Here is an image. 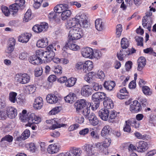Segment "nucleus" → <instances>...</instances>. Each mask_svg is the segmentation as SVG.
Masks as SVG:
<instances>
[{
	"label": "nucleus",
	"instance_id": "nucleus-64",
	"mask_svg": "<svg viewBox=\"0 0 156 156\" xmlns=\"http://www.w3.org/2000/svg\"><path fill=\"white\" fill-rule=\"evenodd\" d=\"M96 77L99 79H103L105 77V74L102 71H98L96 74Z\"/></svg>",
	"mask_w": 156,
	"mask_h": 156
},
{
	"label": "nucleus",
	"instance_id": "nucleus-61",
	"mask_svg": "<svg viewBox=\"0 0 156 156\" xmlns=\"http://www.w3.org/2000/svg\"><path fill=\"white\" fill-rule=\"evenodd\" d=\"M84 64H85V65H86L87 67H88V69L90 71L93 68V62L91 61H87Z\"/></svg>",
	"mask_w": 156,
	"mask_h": 156
},
{
	"label": "nucleus",
	"instance_id": "nucleus-60",
	"mask_svg": "<svg viewBox=\"0 0 156 156\" xmlns=\"http://www.w3.org/2000/svg\"><path fill=\"white\" fill-rule=\"evenodd\" d=\"M75 17L77 23H79L82 19H86L87 18L86 16L84 14H82L80 15V14L77 15Z\"/></svg>",
	"mask_w": 156,
	"mask_h": 156
},
{
	"label": "nucleus",
	"instance_id": "nucleus-17",
	"mask_svg": "<svg viewBox=\"0 0 156 156\" xmlns=\"http://www.w3.org/2000/svg\"><path fill=\"white\" fill-rule=\"evenodd\" d=\"M43 105V99L40 97L36 98L34 103L33 106L36 109H41Z\"/></svg>",
	"mask_w": 156,
	"mask_h": 156
},
{
	"label": "nucleus",
	"instance_id": "nucleus-21",
	"mask_svg": "<svg viewBox=\"0 0 156 156\" xmlns=\"http://www.w3.org/2000/svg\"><path fill=\"white\" fill-rule=\"evenodd\" d=\"M93 145L87 144L84 146V150L86 152L87 156H95V153L92 151Z\"/></svg>",
	"mask_w": 156,
	"mask_h": 156
},
{
	"label": "nucleus",
	"instance_id": "nucleus-10",
	"mask_svg": "<svg viewBox=\"0 0 156 156\" xmlns=\"http://www.w3.org/2000/svg\"><path fill=\"white\" fill-rule=\"evenodd\" d=\"M136 146L139 152H144L148 148L147 143L143 141H140L137 143Z\"/></svg>",
	"mask_w": 156,
	"mask_h": 156
},
{
	"label": "nucleus",
	"instance_id": "nucleus-5",
	"mask_svg": "<svg viewBox=\"0 0 156 156\" xmlns=\"http://www.w3.org/2000/svg\"><path fill=\"white\" fill-rule=\"evenodd\" d=\"M48 25L46 23H42L40 25H35L33 27L32 29L34 32L37 33L44 32L48 28Z\"/></svg>",
	"mask_w": 156,
	"mask_h": 156
},
{
	"label": "nucleus",
	"instance_id": "nucleus-12",
	"mask_svg": "<svg viewBox=\"0 0 156 156\" xmlns=\"http://www.w3.org/2000/svg\"><path fill=\"white\" fill-rule=\"evenodd\" d=\"M58 120L57 118H54L51 120H47L46 122L47 123L52 124L51 126V129H54L56 128H60L61 127L63 126L64 125L61 124L59 123Z\"/></svg>",
	"mask_w": 156,
	"mask_h": 156
},
{
	"label": "nucleus",
	"instance_id": "nucleus-28",
	"mask_svg": "<svg viewBox=\"0 0 156 156\" xmlns=\"http://www.w3.org/2000/svg\"><path fill=\"white\" fill-rule=\"evenodd\" d=\"M95 24L96 28L98 30L101 31L104 29V23L100 19H96Z\"/></svg>",
	"mask_w": 156,
	"mask_h": 156
},
{
	"label": "nucleus",
	"instance_id": "nucleus-63",
	"mask_svg": "<svg viewBox=\"0 0 156 156\" xmlns=\"http://www.w3.org/2000/svg\"><path fill=\"white\" fill-rule=\"evenodd\" d=\"M132 62L131 61H129L127 62L125 65L126 69V71H129L132 68Z\"/></svg>",
	"mask_w": 156,
	"mask_h": 156
},
{
	"label": "nucleus",
	"instance_id": "nucleus-57",
	"mask_svg": "<svg viewBox=\"0 0 156 156\" xmlns=\"http://www.w3.org/2000/svg\"><path fill=\"white\" fill-rule=\"evenodd\" d=\"M1 10L5 16H8L10 14V12L7 7L5 6H2V7Z\"/></svg>",
	"mask_w": 156,
	"mask_h": 156
},
{
	"label": "nucleus",
	"instance_id": "nucleus-40",
	"mask_svg": "<svg viewBox=\"0 0 156 156\" xmlns=\"http://www.w3.org/2000/svg\"><path fill=\"white\" fill-rule=\"evenodd\" d=\"M110 129V127L108 125L105 126L101 130V136L103 137H104L106 135L108 134Z\"/></svg>",
	"mask_w": 156,
	"mask_h": 156
},
{
	"label": "nucleus",
	"instance_id": "nucleus-6",
	"mask_svg": "<svg viewBox=\"0 0 156 156\" xmlns=\"http://www.w3.org/2000/svg\"><path fill=\"white\" fill-rule=\"evenodd\" d=\"M41 121V118L37 116L33 113H31L28 116V122L30 126L33 124L39 123Z\"/></svg>",
	"mask_w": 156,
	"mask_h": 156
},
{
	"label": "nucleus",
	"instance_id": "nucleus-22",
	"mask_svg": "<svg viewBox=\"0 0 156 156\" xmlns=\"http://www.w3.org/2000/svg\"><path fill=\"white\" fill-rule=\"evenodd\" d=\"M138 67L137 70L141 71L146 64V60L144 57H140L137 60Z\"/></svg>",
	"mask_w": 156,
	"mask_h": 156
},
{
	"label": "nucleus",
	"instance_id": "nucleus-38",
	"mask_svg": "<svg viewBox=\"0 0 156 156\" xmlns=\"http://www.w3.org/2000/svg\"><path fill=\"white\" fill-rule=\"evenodd\" d=\"M17 93L14 92H11L9 94V100L12 103H15L17 100L16 96Z\"/></svg>",
	"mask_w": 156,
	"mask_h": 156
},
{
	"label": "nucleus",
	"instance_id": "nucleus-51",
	"mask_svg": "<svg viewBox=\"0 0 156 156\" xmlns=\"http://www.w3.org/2000/svg\"><path fill=\"white\" fill-rule=\"evenodd\" d=\"M43 73V69L41 67L38 66L35 70V75L36 76L38 77L41 75Z\"/></svg>",
	"mask_w": 156,
	"mask_h": 156
},
{
	"label": "nucleus",
	"instance_id": "nucleus-18",
	"mask_svg": "<svg viewBox=\"0 0 156 156\" xmlns=\"http://www.w3.org/2000/svg\"><path fill=\"white\" fill-rule=\"evenodd\" d=\"M130 54V51L128 49L125 50H121L120 51L119 53L117 55L118 59L120 61L123 60L124 58L126 57Z\"/></svg>",
	"mask_w": 156,
	"mask_h": 156
},
{
	"label": "nucleus",
	"instance_id": "nucleus-27",
	"mask_svg": "<svg viewBox=\"0 0 156 156\" xmlns=\"http://www.w3.org/2000/svg\"><path fill=\"white\" fill-rule=\"evenodd\" d=\"M29 61L32 64L37 65L42 63L43 61L41 59L37 57L35 55L31 56L29 59Z\"/></svg>",
	"mask_w": 156,
	"mask_h": 156
},
{
	"label": "nucleus",
	"instance_id": "nucleus-37",
	"mask_svg": "<svg viewBox=\"0 0 156 156\" xmlns=\"http://www.w3.org/2000/svg\"><path fill=\"white\" fill-rule=\"evenodd\" d=\"M71 12L69 10L63 12L61 14V18L62 20H65L69 18L71 15Z\"/></svg>",
	"mask_w": 156,
	"mask_h": 156
},
{
	"label": "nucleus",
	"instance_id": "nucleus-30",
	"mask_svg": "<svg viewBox=\"0 0 156 156\" xmlns=\"http://www.w3.org/2000/svg\"><path fill=\"white\" fill-rule=\"evenodd\" d=\"M76 94L73 93H70L69 95L65 97L64 99L66 102L72 103L74 100V98H76Z\"/></svg>",
	"mask_w": 156,
	"mask_h": 156
},
{
	"label": "nucleus",
	"instance_id": "nucleus-8",
	"mask_svg": "<svg viewBox=\"0 0 156 156\" xmlns=\"http://www.w3.org/2000/svg\"><path fill=\"white\" fill-rule=\"evenodd\" d=\"M83 152L80 148L73 147L69 152H67V155L69 156H81Z\"/></svg>",
	"mask_w": 156,
	"mask_h": 156
},
{
	"label": "nucleus",
	"instance_id": "nucleus-34",
	"mask_svg": "<svg viewBox=\"0 0 156 156\" xmlns=\"http://www.w3.org/2000/svg\"><path fill=\"white\" fill-rule=\"evenodd\" d=\"M147 20V19H146L144 21L143 18L142 19V24L144 28L147 29L149 31H150L151 27V24L152 22V20H151L150 23H149Z\"/></svg>",
	"mask_w": 156,
	"mask_h": 156
},
{
	"label": "nucleus",
	"instance_id": "nucleus-44",
	"mask_svg": "<svg viewBox=\"0 0 156 156\" xmlns=\"http://www.w3.org/2000/svg\"><path fill=\"white\" fill-rule=\"evenodd\" d=\"M65 46L66 47H68L70 49L74 51L77 50L79 48L78 46L75 44H71L69 41L66 44Z\"/></svg>",
	"mask_w": 156,
	"mask_h": 156
},
{
	"label": "nucleus",
	"instance_id": "nucleus-50",
	"mask_svg": "<svg viewBox=\"0 0 156 156\" xmlns=\"http://www.w3.org/2000/svg\"><path fill=\"white\" fill-rule=\"evenodd\" d=\"M94 129L93 128H90V135L91 137L94 139H98L99 136L96 131H94Z\"/></svg>",
	"mask_w": 156,
	"mask_h": 156
},
{
	"label": "nucleus",
	"instance_id": "nucleus-45",
	"mask_svg": "<svg viewBox=\"0 0 156 156\" xmlns=\"http://www.w3.org/2000/svg\"><path fill=\"white\" fill-rule=\"evenodd\" d=\"M130 126V123L129 122V120H128L126 121L125 122V125L123 128L124 131L128 133H130L131 130Z\"/></svg>",
	"mask_w": 156,
	"mask_h": 156
},
{
	"label": "nucleus",
	"instance_id": "nucleus-26",
	"mask_svg": "<svg viewBox=\"0 0 156 156\" xmlns=\"http://www.w3.org/2000/svg\"><path fill=\"white\" fill-rule=\"evenodd\" d=\"M48 41L47 38H44L38 41L36 45L39 48H43L45 47L48 45Z\"/></svg>",
	"mask_w": 156,
	"mask_h": 156
},
{
	"label": "nucleus",
	"instance_id": "nucleus-25",
	"mask_svg": "<svg viewBox=\"0 0 156 156\" xmlns=\"http://www.w3.org/2000/svg\"><path fill=\"white\" fill-rule=\"evenodd\" d=\"M46 100L47 102L51 104L56 103L58 101V98L57 97L53 94H48L46 98Z\"/></svg>",
	"mask_w": 156,
	"mask_h": 156
},
{
	"label": "nucleus",
	"instance_id": "nucleus-24",
	"mask_svg": "<svg viewBox=\"0 0 156 156\" xmlns=\"http://www.w3.org/2000/svg\"><path fill=\"white\" fill-rule=\"evenodd\" d=\"M88 119H89L90 124L93 126H95L99 123L98 119L93 113L91 112L90 115L88 117Z\"/></svg>",
	"mask_w": 156,
	"mask_h": 156
},
{
	"label": "nucleus",
	"instance_id": "nucleus-62",
	"mask_svg": "<svg viewBox=\"0 0 156 156\" xmlns=\"http://www.w3.org/2000/svg\"><path fill=\"white\" fill-rule=\"evenodd\" d=\"M136 40L137 42V44L138 45L143 46V39L142 37H135Z\"/></svg>",
	"mask_w": 156,
	"mask_h": 156
},
{
	"label": "nucleus",
	"instance_id": "nucleus-53",
	"mask_svg": "<svg viewBox=\"0 0 156 156\" xmlns=\"http://www.w3.org/2000/svg\"><path fill=\"white\" fill-rule=\"evenodd\" d=\"M146 15L143 17L144 20L146 19H147L149 23H150L151 20H152L151 16L152 15V13L150 11L147 12L146 13Z\"/></svg>",
	"mask_w": 156,
	"mask_h": 156
},
{
	"label": "nucleus",
	"instance_id": "nucleus-16",
	"mask_svg": "<svg viewBox=\"0 0 156 156\" xmlns=\"http://www.w3.org/2000/svg\"><path fill=\"white\" fill-rule=\"evenodd\" d=\"M109 111L105 108L102 109L98 113V115L103 120L106 121L107 120L109 116Z\"/></svg>",
	"mask_w": 156,
	"mask_h": 156
},
{
	"label": "nucleus",
	"instance_id": "nucleus-20",
	"mask_svg": "<svg viewBox=\"0 0 156 156\" xmlns=\"http://www.w3.org/2000/svg\"><path fill=\"white\" fill-rule=\"evenodd\" d=\"M31 36V34L28 33L22 34L19 36L18 41L23 43H26L28 42Z\"/></svg>",
	"mask_w": 156,
	"mask_h": 156
},
{
	"label": "nucleus",
	"instance_id": "nucleus-52",
	"mask_svg": "<svg viewBox=\"0 0 156 156\" xmlns=\"http://www.w3.org/2000/svg\"><path fill=\"white\" fill-rule=\"evenodd\" d=\"M62 68L61 66H58L55 67L54 72L56 75H59L62 73Z\"/></svg>",
	"mask_w": 156,
	"mask_h": 156
},
{
	"label": "nucleus",
	"instance_id": "nucleus-3",
	"mask_svg": "<svg viewBox=\"0 0 156 156\" xmlns=\"http://www.w3.org/2000/svg\"><path fill=\"white\" fill-rule=\"evenodd\" d=\"M30 76L27 73H20L16 74L15 77V80L22 84H26L29 82Z\"/></svg>",
	"mask_w": 156,
	"mask_h": 156
},
{
	"label": "nucleus",
	"instance_id": "nucleus-1",
	"mask_svg": "<svg viewBox=\"0 0 156 156\" xmlns=\"http://www.w3.org/2000/svg\"><path fill=\"white\" fill-rule=\"evenodd\" d=\"M82 30L79 27H75L69 32L68 37L70 40H78L83 36Z\"/></svg>",
	"mask_w": 156,
	"mask_h": 156
},
{
	"label": "nucleus",
	"instance_id": "nucleus-47",
	"mask_svg": "<svg viewBox=\"0 0 156 156\" xmlns=\"http://www.w3.org/2000/svg\"><path fill=\"white\" fill-rule=\"evenodd\" d=\"M45 51L42 50H38L36 51V56L39 58L41 59L42 61H43V57H44L45 56Z\"/></svg>",
	"mask_w": 156,
	"mask_h": 156
},
{
	"label": "nucleus",
	"instance_id": "nucleus-56",
	"mask_svg": "<svg viewBox=\"0 0 156 156\" xmlns=\"http://www.w3.org/2000/svg\"><path fill=\"white\" fill-rule=\"evenodd\" d=\"M122 31V25L121 24L118 25L116 27V34L118 37H119Z\"/></svg>",
	"mask_w": 156,
	"mask_h": 156
},
{
	"label": "nucleus",
	"instance_id": "nucleus-46",
	"mask_svg": "<svg viewBox=\"0 0 156 156\" xmlns=\"http://www.w3.org/2000/svg\"><path fill=\"white\" fill-rule=\"evenodd\" d=\"M142 91L144 94L147 96H150L152 94V91L147 86H144L142 87Z\"/></svg>",
	"mask_w": 156,
	"mask_h": 156
},
{
	"label": "nucleus",
	"instance_id": "nucleus-55",
	"mask_svg": "<svg viewBox=\"0 0 156 156\" xmlns=\"http://www.w3.org/2000/svg\"><path fill=\"white\" fill-rule=\"evenodd\" d=\"M75 119L76 122L80 124L82 123L84 121V118L81 115L76 116L75 117Z\"/></svg>",
	"mask_w": 156,
	"mask_h": 156
},
{
	"label": "nucleus",
	"instance_id": "nucleus-33",
	"mask_svg": "<svg viewBox=\"0 0 156 156\" xmlns=\"http://www.w3.org/2000/svg\"><path fill=\"white\" fill-rule=\"evenodd\" d=\"M81 20L79 23H77V25H79V27L86 28H88L90 27V24L88 23L86 19H82Z\"/></svg>",
	"mask_w": 156,
	"mask_h": 156
},
{
	"label": "nucleus",
	"instance_id": "nucleus-43",
	"mask_svg": "<svg viewBox=\"0 0 156 156\" xmlns=\"http://www.w3.org/2000/svg\"><path fill=\"white\" fill-rule=\"evenodd\" d=\"M101 143L102 147L104 150V148H107L109 146L111 143V140L109 138L105 139L103 142Z\"/></svg>",
	"mask_w": 156,
	"mask_h": 156
},
{
	"label": "nucleus",
	"instance_id": "nucleus-41",
	"mask_svg": "<svg viewBox=\"0 0 156 156\" xmlns=\"http://www.w3.org/2000/svg\"><path fill=\"white\" fill-rule=\"evenodd\" d=\"M92 99L94 101L97 102H98L96 104L95 106L96 108L98 107L99 105V104L98 101H100V97L99 96V92L95 93L92 96Z\"/></svg>",
	"mask_w": 156,
	"mask_h": 156
},
{
	"label": "nucleus",
	"instance_id": "nucleus-19",
	"mask_svg": "<svg viewBox=\"0 0 156 156\" xmlns=\"http://www.w3.org/2000/svg\"><path fill=\"white\" fill-rule=\"evenodd\" d=\"M55 56L54 51H45V56L43 57V61L46 62H49L52 61Z\"/></svg>",
	"mask_w": 156,
	"mask_h": 156
},
{
	"label": "nucleus",
	"instance_id": "nucleus-54",
	"mask_svg": "<svg viewBox=\"0 0 156 156\" xmlns=\"http://www.w3.org/2000/svg\"><path fill=\"white\" fill-rule=\"evenodd\" d=\"M138 100L140 102L143 107H145L147 104V100L145 98L139 97Z\"/></svg>",
	"mask_w": 156,
	"mask_h": 156
},
{
	"label": "nucleus",
	"instance_id": "nucleus-2",
	"mask_svg": "<svg viewBox=\"0 0 156 156\" xmlns=\"http://www.w3.org/2000/svg\"><path fill=\"white\" fill-rule=\"evenodd\" d=\"M25 0H16V3L10 5V10L14 15L17 12L19 9H22L24 7Z\"/></svg>",
	"mask_w": 156,
	"mask_h": 156
},
{
	"label": "nucleus",
	"instance_id": "nucleus-31",
	"mask_svg": "<svg viewBox=\"0 0 156 156\" xmlns=\"http://www.w3.org/2000/svg\"><path fill=\"white\" fill-rule=\"evenodd\" d=\"M76 81V78L71 77L69 78L67 80V81L65 82V85L68 87H71L75 85Z\"/></svg>",
	"mask_w": 156,
	"mask_h": 156
},
{
	"label": "nucleus",
	"instance_id": "nucleus-7",
	"mask_svg": "<svg viewBox=\"0 0 156 156\" xmlns=\"http://www.w3.org/2000/svg\"><path fill=\"white\" fill-rule=\"evenodd\" d=\"M82 55L85 58H89L93 59V49L89 47L83 48L81 50Z\"/></svg>",
	"mask_w": 156,
	"mask_h": 156
},
{
	"label": "nucleus",
	"instance_id": "nucleus-13",
	"mask_svg": "<svg viewBox=\"0 0 156 156\" xmlns=\"http://www.w3.org/2000/svg\"><path fill=\"white\" fill-rule=\"evenodd\" d=\"M91 103H88V105L87 106L82 109L80 112H78L79 114H82L85 117V118L88 119V117H89L90 115V107L91 106Z\"/></svg>",
	"mask_w": 156,
	"mask_h": 156
},
{
	"label": "nucleus",
	"instance_id": "nucleus-59",
	"mask_svg": "<svg viewBox=\"0 0 156 156\" xmlns=\"http://www.w3.org/2000/svg\"><path fill=\"white\" fill-rule=\"evenodd\" d=\"M22 135L23 136V139L26 140L30 136V131L29 130L26 129L24 131L22 134Z\"/></svg>",
	"mask_w": 156,
	"mask_h": 156
},
{
	"label": "nucleus",
	"instance_id": "nucleus-32",
	"mask_svg": "<svg viewBox=\"0 0 156 156\" xmlns=\"http://www.w3.org/2000/svg\"><path fill=\"white\" fill-rule=\"evenodd\" d=\"M77 22L76 19V17L73 19L71 20H70L68 22L67 24V27L69 28H73L75 27H79V25H77Z\"/></svg>",
	"mask_w": 156,
	"mask_h": 156
},
{
	"label": "nucleus",
	"instance_id": "nucleus-4",
	"mask_svg": "<svg viewBox=\"0 0 156 156\" xmlns=\"http://www.w3.org/2000/svg\"><path fill=\"white\" fill-rule=\"evenodd\" d=\"M88 103L84 99H81L78 100L74 104V107L77 113L80 112L81 111L87 106Z\"/></svg>",
	"mask_w": 156,
	"mask_h": 156
},
{
	"label": "nucleus",
	"instance_id": "nucleus-39",
	"mask_svg": "<svg viewBox=\"0 0 156 156\" xmlns=\"http://www.w3.org/2000/svg\"><path fill=\"white\" fill-rule=\"evenodd\" d=\"M129 42L126 38L123 37L122 38L121 44V47L123 49H126L129 46Z\"/></svg>",
	"mask_w": 156,
	"mask_h": 156
},
{
	"label": "nucleus",
	"instance_id": "nucleus-48",
	"mask_svg": "<svg viewBox=\"0 0 156 156\" xmlns=\"http://www.w3.org/2000/svg\"><path fill=\"white\" fill-rule=\"evenodd\" d=\"M93 53L92 54V57L93 58H96L97 59L100 58L102 56V54L100 51L98 50H95L94 51H93Z\"/></svg>",
	"mask_w": 156,
	"mask_h": 156
},
{
	"label": "nucleus",
	"instance_id": "nucleus-29",
	"mask_svg": "<svg viewBox=\"0 0 156 156\" xmlns=\"http://www.w3.org/2000/svg\"><path fill=\"white\" fill-rule=\"evenodd\" d=\"M104 87L107 90H112L115 85V83L113 81H105L104 83Z\"/></svg>",
	"mask_w": 156,
	"mask_h": 156
},
{
	"label": "nucleus",
	"instance_id": "nucleus-9",
	"mask_svg": "<svg viewBox=\"0 0 156 156\" xmlns=\"http://www.w3.org/2000/svg\"><path fill=\"white\" fill-rule=\"evenodd\" d=\"M141 108L140 104L136 100L134 101L130 107V110L132 112H138Z\"/></svg>",
	"mask_w": 156,
	"mask_h": 156
},
{
	"label": "nucleus",
	"instance_id": "nucleus-14",
	"mask_svg": "<svg viewBox=\"0 0 156 156\" xmlns=\"http://www.w3.org/2000/svg\"><path fill=\"white\" fill-rule=\"evenodd\" d=\"M91 89L88 85L83 86L81 90V94L85 97H88L92 94Z\"/></svg>",
	"mask_w": 156,
	"mask_h": 156
},
{
	"label": "nucleus",
	"instance_id": "nucleus-35",
	"mask_svg": "<svg viewBox=\"0 0 156 156\" xmlns=\"http://www.w3.org/2000/svg\"><path fill=\"white\" fill-rule=\"evenodd\" d=\"M13 140V137L9 135L5 136L3 137L0 141V143L3 144L5 143V141L9 143L12 142Z\"/></svg>",
	"mask_w": 156,
	"mask_h": 156
},
{
	"label": "nucleus",
	"instance_id": "nucleus-36",
	"mask_svg": "<svg viewBox=\"0 0 156 156\" xmlns=\"http://www.w3.org/2000/svg\"><path fill=\"white\" fill-rule=\"evenodd\" d=\"M95 75V73L93 72L88 73L85 76L84 79L87 82L90 83L93 80V76Z\"/></svg>",
	"mask_w": 156,
	"mask_h": 156
},
{
	"label": "nucleus",
	"instance_id": "nucleus-58",
	"mask_svg": "<svg viewBox=\"0 0 156 156\" xmlns=\"http://www.w3.org/2000/svg\"><path fill=\"white\" fill-rule=\"evenodd\" d=\"M27 53L25 51L21 52L19 55V58L21 60H25L27 58Z\"/></svg>",
	"mask_w": 156,
	"mask_h": 156
},
{
	"label": "nucleus",
	"instance_id": "nucleus-11",
	"mask_svg": "<svg viewBox=\"0 0 156 156\" xmlns=\"http://www.w3.org/2000/svg\"><path fill=\"white\" fill-rule=\"evenodd\" d=\"M6 115L11 119L14 118L17 115L16 109L12 107H8L6 108Z\"/></svg>",
	"mask_w": 156,
	"mask_h": 156
},
{
	"label": "nucleus",
	"instance_id": "nucleus-49",
	"mask_svg": "<svg viewBox=\"0 0 156 156\" xmlns=\"http://www.w3.org/2000/svg\"><path fill=\"white\" fill-rule=\"evenodd\" d=\"M129 122L130 123V125L132 126L136 129L138 128L139 127L140 124L136 121L135 119H129Z\"/></svg>",
	"mask_w": 156,
	"mask_h": 156
},
{
	"label": "nucleus",
	"instance_id": "nucleus-15",
	"mask_svg": "<svg viewBox=\"0 0 156 156\" xmlns=\"http://www.w3.org/2000/svg\"><path fill=\"white\" fill-rule=\"evenodd\" d=\"M60 147V146L58 144H54L48 146L47 151L48 153L53 154L58 152Z\"/></svg>",
	"mask_w": 156,
	"mask_h": 156
},
{
	"label": "nucleus",
	"instance_id": "nucleus-42",
	"mask_svg": "<svg viewBox=\"0 0 156 156\" xmlns=\"http://www.w3.org/2000/svg\"><path fill=\"white\" fill-rule=\"evenodd\" d=\"M31 19V11L30 9H28L25 14L23 19V21L25 22H27Z\"/></svg>",
	"mask_w": 156,
	"mask_h": 156
},
{
	"label": "nucleus",
	"instance_id": "nucleus-23",
	"mask_svg": "<svg viewBox=\"0 0 156 156\" xmlns=\"http://www.w3.org/2000/svg\"><path fill=\"white\" fill-rule=\"evenodd\" d=\"M103 105L105 108L107 109L112 108L114 106L112 101L108 97L103 101Z\"/></svg>",
	"mask_w": 156,
	"mask_h": 156
}]
</instances>
